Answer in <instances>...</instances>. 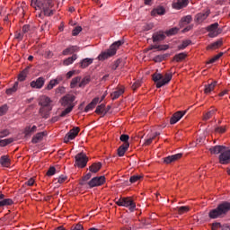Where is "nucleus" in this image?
Returning <instances> with one entry per match:
<instances>
[{
    "instance_id": "f257e3e1",
    "label": "nucleus",
    "mask_w": 230,
    "mask_h": 230,
    "mask_svg": "<svg viewBox=\"0 0 230 230\" xmlns=\"http://www.w3.org/2000/svg\"><path fill=\"white\" fill-rule=\"evenodd\" d=\"M31 6L35 8V10H42L44 15L51 17L55 4H53V0H31Z\"/></svg>"
},
{
    "instance_id": "f03ea898",
    "label": "nucleus",
    "mask_w": 230,
    "mask_h": 230,
    "mask_svg": "<svg viewBox=\"0 0 230 230\" xmlns=\"http://www.w3.org/2000/svg\"><path fill=\"white\" fill-rule=\"evenodd\" d=\"M39 105L41 106L40 109V116L45 118V119H48V118H49V112L53 110V107L51 106V98L42 95L40 98Z\"/></svg>"
},
{
    "instance_id": "7ed1b4c3",
    "label": "nucleus",
    "mask_w": 230,
    "mask_h": 230,
    "mask_svg": "<svg viewBox=\"0 0 230 230\" xmlns=\"http://www.w3.org/2000/svg\"><path fill=\"white\" fill-rule=\"evenodd\" d=\"M230 211V203L227 201L220 203L217 208L210 210L209 218H220L226 217V213Z\"/></svg>"
},
{
    "instance_id": "20e7f679",
    "label": "nucleus",
    "mask_w": 230,
    "mask_h": 230,
    "mask_svg": "<svg viewBox=\"0 0 230 230\" xmlns=\"http://www.w3.org/2000/svg\"><path fill=\"white\" fill-rule=\"evenodd\" d=\"M123 44V41L119 40L115 41L112 45H111L110 49H108L105 51H102L98 56V60H107V58H111V57H114L116 55V52L118 51V48Z\"/></svg>"
},
{
    "instance_id": "39448f33",
    "label": "nucleus",
    "mask_w": 230,
    "mask_h": 230,
    "mask_svg": "<svg viewBox=\"0 0 230 230\" xmlns=\"http://www.w3.org/2000/svg\"><path fill=\"white\" fill-rule=\"evenodd\" d=\"M172 76V74H165V75L163 76V75L155 73L153 75V81L156 84L157 89H161V87L166 85V84H170Z\"/></svg>"
},
{
    "instance_id": "423d86ee",
    "label": "nucleus",
    "mask_w": 230,
    "mask_h": 230,
    "mask_svg": "<svg viewBox=\"0 0 230 230\" xmlns=\"http://www.w3.org/2000/svg\"><path fill=\"white\" fill-rule=\"evenodd\" d=\"M117 206H120L123 208H128L129 211L131 213H134L136 211V202H134V199L130 197H124L119 198L116 199Z\"/></svg>"
},
{
    "instance_id": "0eeeda50",
    "label": "nucleus",
    "mask_w": 230,
    "mask_h": 230,
    "mask_svg": "<svg viewBox=\"0 0 230 230\" xmlns=\"http://www.w3.org/2000/svg\"><path fill=\"white\" fill-rule=\"evenodd\" d=\"M88 162L89 158L87 155L84 152H81L75 155V166H77L78 168H85Z\"/></svg>"
},
{
    "instance_id": "6e6552de",
    "label": "nucleus",
    "mask_w": 230,
    "mask_h": 230,
    "mask_svg": "<svg viewBox=\"0 0 230 230\" xmlns=\"http://www.w3.org/2000/svg\"><path fill=\"white\" fill-rule=\"evenodd\" d=\"M218 22L212 23L207 27V31H208V37L210 39H215L222 33V29L218 28Z\"/></svg>"
},
{
    "instance_id": "1a4fd4ad",
    "label": "nucleus",
    "mask_w": 230,
    "mask_h": 230,
    "mask_svg": "<svg viewBox=\"0 0 230 230\" xmlns=\"http://www.w3.org/2000/svg\"><path fill=\"white\" fill-rule=\"evenodd\" d=\"M105 183V176L93 177L90 181L87 182L89 188H96L98 186H102Z\"/></svg>"
},
{
    "instance_id": "9d476101",
    "label": "nucleus",
    "mask_w": 230,
    "mask_h": 230,
    "mask_svg": "<svg viewBox=\"0 0 230 230\" xmlns=\"http://www.w3.org/2000/svg\"><path fill=\"white\" fill-rule=\"evenodd\" d=\"M220 164H229L230 163V149L225 147L223 153L219 155Z\"/></svg>"
},
{
    "instance_id": "9b49d317",
    "label": "nucleus",
    "mask_w": 230,
    "mask_h": 230,
    "mask_svg": "<svg viewBox=\"0 0 230 230\" xmlns=\"http://www.w3.org/2000/svg\"><path fill=\"white\" fill-rule=\"evenodd\" d=\"M80 132V128L75 127L66 135L64 138V143H67L68 141H72V139H75L78 136V133Z\"/></svg>"
},
{
    "instance_id": "f8f14e48",
    "label": "nucleus",
    "mask_w": 230,
    "mask_h": 230,
    "mask_svg": "<svg viewBox=\"0 0 230 230\" xmlns=\"http://www.w3.org/2000/svg\"><path fill=\"white\" fill-rule=\"evenodd\" d=\"M75 99L76 97H75V95L66 94L61 99V105L63 107H74L73 102H75Z\"/></svg>"
},
{
    "instance_id": "ddd939ff",
    "label": "nucleus",
    "mask_w": 230,
    "mask_h": 230,
    "mask_svg": "<svg viewBox=\"0 0 230 230\" xmlns=\"http://www.w3.org/2000/svg\"><path fill=\"white\" fill-rule=\"evenodd\" d=\"M44 84H46V79L44 77H39L36 80L31 81L30 85L32 89H42L44 87Z\"/></svg>"
},
{
    "instance_id": "4468645a",
    "label": "nucleus",
    "mask_w": 230,
    "mask_h": 230,
    "mask_svg": "<svg viewBox=\"0 0 230 230\" xmlns=\"http://www.w3.org/2000/svg\"><path fill=\"white\" fill-rule=\"evenodd\" d=\"M186 112H188V111L175 112L170 119L171 125H175V123L181 121V119L186 115Z\"/></svg>"
},
{
    "instance_id": "2eb2a0df",
    "label": "nucleus",
    "mask_w": 230,
    "mask_h": 230,
    "mask_svg": "<svg viewBox=\"0 0 230 230\" xmlns=\"http://www.w3.org/2000/svg\"><path fill=\"white\" fill-rule=\"evenodd\" d=\"M209 13H210V12H209V10H208L203 13H199L196 14V16H195L196 22H199V23L204 22V21H206L208 19V17H209Z\"/></svg>"
},
{
    "instance_id": "dca6fc26",
    "label": "nucleus",
    "mask_w": 230,
    "mask_h": 230,
    "mask_svg": "<svg viewBox=\"0 0 230 230\" xmlns=\"http://www.w3.org/2000/svg\"><path fill=\"white\" fill-rule=\"evenodd\" d=\"M190 3V0H177L172 4V8L175 10H181V8H186Z\"/></svg>"
},
{
    "instance_id": "f3484780",
    "label": "nucleus",
    "mask_w": 230,
    "mask_h": 230,
    "mask_svg": "<svg viewBox=\"0 0 230 230\" xmlns=\"http://www.w3.org/2000/svg\"><path fill=\"white\" fill-rule=\"evenodd\" d=\"M181 157H182V154H181V153L172 155H169L164 158V163H165V164H171V163H175V161H179V159H181Z\"/></svg>"
},
{
    "instance_id": "a211bd4d",
    "label": "nucleus",
    "mask_w": 230,
    "mask_h": 230,
    "mask_svg": "<svg viewBox=\"0 0 230 230\" xmlns=\"http://www.w3.org/2000/svg\"><path fill=\"white\" fill-rule=\"evenodd\" d=\"M45 136H48V133L46 131H42L40 133H37L31 139V143L33 145H37V143H40L45 137Z\"/></svg>"
},
{
    "instance_id": "6ab92c4d",
    "label": "nucleus",
    "mask_w": 230,
    "mask_h": 230,
    "mask_svg": "<svg viewBox=\"0 0 230 230\" xmlns=\"http://www.w3.org/2000/svg\"><path fill=\"white\" fill-rule=\"evenodd\" d=\"M0 164L4 168H10V166L12 165V160H10V157L8 155H2L0 157Z\"/></svg>"
},
{
    "instance_id": "aec40b11",
    "label": "nucleus",
    "mask_w": 230,
    "mask_h": 230,
    "mask_svg": "<svg viewBox=\"0 0 230 230\" xmlns=\"http://www.w3.org/2000/svg\"><path fill=\"white\" fill-rule=\"evenodd\" d=\"M4 194H0V208H4V206H12L13 200L12 199H4Z\"/></svg>"
},
{
    "instance_id": "412c9836",
    "label": "nucleus",
    "mask_w": 230,
    "mask_h": 230,
    "mask_svg": "<svg viewBox=\"0 0 230 230\" xmlns=\"http://www.w3.org/2000/svg\"><path fill=\"white\" fill-rule=\"evenodd\" d=\"M130 146V143H124L118 148V155L119 157H123L128 147Z\"/></svg>"
},
{
    "instance_id": "4be33fe9",
    "label": "nucleus",
    "mask_w": 230,
    "mask_h": 230,
    "mask_svg": "<svg viewBox=\"0 0 230 230\" xmlns=\"http://www.w3.org/2000/svg\"><path fill=\"white\" fill-rule=\"evenodd\" d=\"M215 87H217V81H214L208 84H206L204 88L205 94H211V93L215 91Z\"/></svg>"
},
{
    "instance_id": "5701e85b",
    "label": "nucleus",
    "mask_w": 230,
    "mask_h": 230,
    "mask_svg": "<svg viewBox=\"0 0 230 230\" xmlns=\"http://www.w3.org/2000/svg\"><path fill=\"white\" fill-rule=\"evenodd\" d=\"M166 39V35L164 32L159 31L153 34V41L154 42H161V40H164Z\"/></svg>"
},
{
    "instance_id": "b1692460",
    "label": "nucleus",
    "mask_w": 230,
    "mask_h": 230,
    "mask_svg": "<svg viewBox=\"0 0 230 230\" xmlns=\"http://www.w3.org/2000/svg\"><path fill=\"white\" fill-rule=\"evenodd\" d=\"M78 51H80V48H78L77 46H71L64 49L62 53L63 55L67 56V55H73V53H76Z\"/></svg>"
},
{
    "instance_id": "393cba45",
    "label": "nucleus",
    "mask_w": 230,
    "mask_h": 230,
    "mask_svg": "<svg viewBox=\"0 0 230 230\" xmlns=\"http://www.w3.org/2000/svg\"><path fill=\"white\" fill-rule=\"evenodd\" d=\"M93 62H94V58H84L80 62V67L82 69H85V67H89L91 64H93Z\"/></svg>"
},
{
    "instance_id": "a878e982",
    "label": "nucleus",
    "mask_w": 230,
    "mask_h": 230,
    "mask_svg": "<svg viewBox=\"0 0 230 230\" xmlns=\"http://www.w3.org/2000/svg\"><path fill=\"white\" fill-rule=\"evenodd\" d=\"M222 44H224V40L219 39L216 42L211 43L207 47V49H218V48H221Z\"/></svg>"
},
{
    "instance_id": "bb28decb",
    "label": "nucleus",
    "mask_w": 230,
    "mask_h": 230,
    "mask_svg": "<svg viewBox=\"0 0 230 230\" xmlns=\"http://www.w3.org/2000/svg\"><path fill=\"white\" fill-rule=\"evenodd\" d=\"M226 150V146H215L209 148V152L211 154H222Z\"/></svg>"
},
{
    "instance_id": "cd10ccee",
    "label": "nucleus",
    "mask_w": 230,
    "mask_h": 230,
    "mask_svg": "<svg viewBox=\"0 0 230 230\" xmlns=\"http://www.w3.org/2000/svg\"><path fill=\"white\" fill-rule=\"evenodd\" d=\"M100 170H102V163L98 162V163H94L90 167H89V171L92 173H98V172H100Z\"/></svg>"
},
{
    "instance_id": "c85d7f7f",
    "label": "nucleus",
    "mask_w": 230,
    "mask_h": 230,
    "mask_svg": "<svg viewBox=\"0 0 230 230\" xmlns=\"http://www.w3.org/2000/svg\"><path fill=\"white\" fill-rule=\"evenodd\" d=\"M91 177H93V174L91 172H88L87 174L83 176L82 179L79 181L80 186H85V184H87V181H89V179H91Z\"/></svg>"
},
{
    "instance_id": "c756f323",
    "label": "nucleus",
    "mask_w": 230,
    "mask_h": 230,
    "mask_svg": "<svg viewBox=\"0 0 230 230\" xmlns=\"http://www.w3.org/2000/svg\"><path fill=\"white\" fill-rule=\"evenodd\" d=\"M215 114H217V109H213V110L209 111L208 112L204 114L203 120L208 121V119H211V118H213V116H215Z\"/></svg>"
},
{
    "instance_id": "7c9ffc66",
    "label": "nucleus",
    "mask_w": 230,
    "mask_h": 230,
    "mask_svg": "<svg viewBox=\"0 0 230 230\" xmlns=\"http://www.w3.org/2000/svg\"><path fill=\"white\" fill-rule=\"evenodd\" d=\"M123 93H125V90H123V88H119V90L113 92L111 93L112 100H118V98H119L121 94H123Z\"/></svg>"
},
{
    "instance_id": "2f4dec72",
    "label": "nucleus",
    "mask_w": 230,
    "mask_h": 230,
    "mask_svg": "<svg viewBox=\"0 0 230 230\" xmlns=\"http://www.w3.org/2000/svg\"><path fill=\"white\" fill-rule=\"evenodd\" d=\"M18 87H19V82H15L13 87L8 88L6 90V92H5L6 94L12 95V94H13V93H17Z\"/></svg>"
},
{
    "instance_id": "473e14b6",
    "label": "nucleus",
    "mask_w": 230,
    "mask_h": 230,
    "mask_svg": "<svg viewBox=\"0 0 230 230\" xmlns=\"http://www.w3.org/2000/svg\"><path fill=\"white\" fill-rule=\"evenodd\" d=\"M186 57H188V55L184 52H181V53L176 54L173 58V60H175V62H182V60H184Z\"/></svg>"
},
{
    "instance_id": "72a5a7b5",
    "label": "nucleus",
    "mask_w": 230,
    "mask_h": 230,
    "mask_svg": "<svg viewBox=\"0 0 230 230\" xmlns=\"http://www.w3.org/2000/svg\"><path fill=\"white\" fill-rule=\"evenodd\" d=\"M177 33H179V28L177 27L171 28L165 31V35H167V37L177 35Z\"/></svg>"
},
{
    "instance_id": "f704fd0d",
    "label": "nucleus",
    "mask_w": 230,
    "mask_h": 230,
    "mask_svg": "<svg viewBox=\"0 0 230 230\" xmlns=\"http://www.w3.org/2000/svg\"><path fill=\"white\" fill-rule=\"evenodd\" d=\"M77 57L75 54H74L72 57L67 58L66 59H65L63 61V65L65 66H71V64H73V62H75V60H76Z\"/></svg>"
},
{
    "instance_id": "c9c22d12",
    "label": "nucleus",
    "mask_w": 230,
    "mask_h": 230,
    "mask_svg": "<svg viewBox=\"0 0 230 230\" xmlns=\"http://www.w3.org/2000/svg\"><path fill=\"white\" fill-rule=\"evenodd\" d=\"M33 132H37V126H32L31 128L27 127L24 129V134L25 136H31Z\"/></svg>"
},
{
    "instance_id": "e433bc0d",
    "label": "nucleus",
    "mask_w": 230,
    "mask_h": 230,
    "mask_svg": "<svg viewBox=\"0 0 230 230\" xmlns=\"http://www.w3.org/2000/svg\"><path fill=\"white\" fill-rule=\"evenodd\" d=\"M26 76H28V68H25L18 75L19 82H24L26 80Z\"/></svg>"
},
{
    "instance_id": "4c0bfd02",
    "label": "nucleus",
    "mask_w": 230,
    "mask_h": 230,
    "mask_svg": "<svg viewBox=\"0 0 230 230\" xmlns=\"http://www.w3.org/2000/svg\"><path fill=\"white\" fill-rule=\"evenodd\" d=\"M107 111H105V104H101L99 106H97L96 110H95V112L96 114H107Z\"/></svg>"
},
{
    "instance_id": "58836bf2",
    "label": "nucleus",
    "mask_w": 230,
    "mask_h": 230,
    "mask_svg": "<svg viewBox=\"0 0 230 230\" xmlns=\"http://www.w3.org/2000/svg\"><path fill=\"white\" fill-rule=\"evenodd\" d=\"M160 135H161V133L155 132L153 137H151L146 139L144 145H145L146 146H148L149 145H152V141H154V139H155V137H156L157 136H160Z\"/></svg>"
},
{
    "instance_id": "ea45409f",
    "label": "nucleus",
    "mask_w": 230,
    "mask_h": 230,
    "mask_svg": "<svg viewBox=\"0 0 230 230\" xmlns=\"http://www.w3.org/2000/svg\"><path fill=\"white\" fill-rule=\"evenodd\" d=\"M31 30H33V27H31L30 24H25L22 28V33L26 35V33L31 32Z\"/></svg>"
},
{
    "instance_id": "a19ab883",
    "label": "nucleus",
    "mask_w": 230,
    "mask_h": 230,
    "mask_svg": "<svg viewBox=\"0 0 230 230\" xmlns=\"http://www.w3.org/2000/svg\"><path fill=\"white\" fill-rule=\"evenodd\" d=\"M191 21H193V18L191 17V15H186L181 19V24H190Z\"/></svg>"
},
{
    "instance_id": "79ce46f5",
    "label": "nucleus",
    "mask_w": 230,
    "mask_h": 230,
    "mask_svg": "<svg viewBox=\"0 0 230 230\" xmlns=\"http://www.w3.org/2000/svg\"><path fill=\"white\" fill-rule=\"evenodd\" d=\"M81 80H82V77L80 76L73 78L70 83L71 89H75V87H76L77 84L80 83Z\"/></svg>"
},
{
    "instance_id": "37998d69",
    "label": "nucleus",
    "mask_w": 230,
    "mask_h": 230,
    "mask_svg": "<svg viewBox=\"0 0 230 230\" xmlns=\"http://www.w3.org/2000/svg\"><path fill=\"white\" fill-rule=\"evenodd\" d=\"M190 44H191V40H185L182 41V43L181 45L178 46V49H186V48H188V46H190Z\"/></svg>"
},
{
    "instance_id": "c03bdc74",
    "label": "nucleus",
    "mask_w": 230,
    "mask_h": 230,
    "mask_svg": "<svg viewBox=\"0 0 230 230\" xmlns=\"http://www.w3.org/2000/svg\"><path fill=\"white\" fill-rule=\"evenodd\" d=\"M188 211H190V207L188 206L177 208V212L179 213V215H184V213H188Z\"/></svg>"
},
{
    "instance_id": "a18cd8bd",
    "label": "nucleus",
    "mask_w": 230,
    "mask_h": 230,
    "mask_svg": "<svg viewBox=\"0 0 230 230\" xmlns=\"http://www.w3.org/2000/svg\"><path fill=\"white\" fill-rule=\"evenodd\" d=\"M11 143H13V138H5L3 140H0V146H6L7 145H10Z\"/></svg>"
},
{
    "instance_id": "49530a36",
    "label": "nucleus",
    "mask_w": 230,
    "mask_h": 230,
    "mask_svg": "<svg viewBox=\"0 0 230 230\" xmlns=\"http://www.w3.org/2000/svg\"><path fill=\"white\" fill-rule=\"evenodd\" d=\"M168 57H170V54L158 55L155 57V62H163V60L168 58Z\"/></svg>"
},
{
    "instance_id": "de8ad7c7",
    "label": "nucleus",
    "mask_w": 230,
    "mask_h": 230,
    "mask_svg": "<svg viewBox=\"0 0 230 230\" xmlns=\"http://www.w3.org/2000/svg\"><path fill=\"white\" fill-rule=\"evenodd\" d=\"M223 55L224 53L220 52L219 54L216 55L214 58L209 59V61L207 62V64H215V62H217V60H218Z\"/></svg>"
},
{
    "instance_id": "09e8293b",
    "label": "nucleus",
    "mask_w": 230,
    "mask_h": 230,
    "mask_svg": "<svg viewBox=\"0 0 230 230\" xmlns=\"http://www.w3.org/2000/svg\"><path fill=\"white\" fill-rule=\"evenodd\" d=\"M143 178V176L137 174V175H133L129 178V182L131 184H134L135 182H137V181H140Z\"/></svg>"
},
{
    "instance_id": "8fccbe9b",
    "label": "nucleus",
    "mask_w": 230,
    "mask_h": 230,
    "mask_svg": "<svg viewBox=\"0 0 230 230\" xmlns=\"http://www.w3.org/2000/svg\"><path fill=\"white\" fill-rule=\"evenodd\" d=\"M73 107L75 106H69L66 110H64L61 114L59 115V118H64L65 116H67L71 111H73Z\"/></svg>"
},
{
    "instance_id": "3c124183",
    "label": "nucleus",
    "mask_w": 230,
    "mask_h": 230,
    "mask_svg": "<svg viewBox=\"0 0 230 230\" xmlns=\"http://www.w3.org/2000/svg\"><path fill=\"white\" fill-rule=\"evenodd\" d=\"M90 82H91V78L84 77L79 84V87H85V85H87V84H89Z\"/></svg>"
},
{
    "instance_id": "603ef678",
    "label": "nucleus",
    "mask_w": 230,
    "mask_h": 230,
    "mask_svg": "<svg viewBox=\"0 0 230 230\" xmlns=\"http://www.w3.org/2000/svg\"><path fill=\"white\" fill-rule=\"evenodd\" d=\"M153 12H155V13H157V15H164V7L163 6H159L156 9H155Z\"/></svg>"
},
{
    "instance_id": "864d4df0",
    "label": "nucleus",
    "mask_w": 230,
    "mask_h": 230,
    "mask_svg": "<svg viewBox=\"0 0 230 230\" xmlns=\"http://www.w3.org/2000/svg\"><path fill=\"white\" fill-rule=\"evenodd\" d=\"M14 39H16L17 40H19V42H21V40H22V39H24V34L21 31H15Z\"/></svg>"
},
{
    "instance_id": "5fc2aeb1",
    "label": "nucleus",
    "mask_w": 230,
    "mask_h": 230,
    "mask_svg": "<svg viewBox=\"0 0 230 230\" xmlns=\"http://www.w3.org/2000/svg\"><path fill=\"white\" fill-rule=\"evenodd\" d=\"M57 173V169L53 166L49 167V169L47 172V176L48 177H52V175H55Z\"/></svg>"
},
{
    "instance_id": "6e6d98bb",
    "label": "nucleus",
    "mask_w": 230,
    "mask_h": 230,
    "mask_svg": "<svg viewBox=\"0 0 230 230\" xmlns=\"http://www.w3.org/2000/svg\"><path fill=\"white\" fill-rule=\"evenodd\" d=\"M57 85V83L54 82V80H50L49 83L48 84V85L46 86V90L47 91H51V89H53V87H55Z\"/></svg>"
},
{
    "instance_id": "4d7b16f0",
    "label": "nucleus",
    "mask_w": 230,
    "mask_h": 230,
    "mask_svg": "<svg viewBox=\"0 0 230 230\" xmlns=\"http://www.w3.org/2000/svg\"><path fill=\"white\" fill-rule=\"evenodd\" d=\"M8 112V106L6 104L0 107V116H4Z\"/></svg>"
},
{
    "instance_id": "13d9d810",
    "label": "nucleus",
    "mask_w": 230,
    "mask_h": 230,
    "mask_svg": "<svg viewBox=\"0 0 230 230\" xmlns=\"http://www.w3.org/2000/svg\"><path fill=\"white\" fill-rule=\"evenodd\" d=\"M56 94H64L66 93V87L59 86L55 90Z\"/></svg>"
},
{
    "instance_id": "bf43d9fd",
    "label": "nucleus",
    "mask_w": 230,
    "mask_h": 230,
    "mask_svg": "<svg viewBox=\"0 0 230 230\" xmlns=\"http://www.w3.org/2000/svg\"><path fill=\"white\" fill-rule=\"evenodd\" d=\"M55 181H58L59 184H63V182H66V181H67V176L61 175L58 179H55Z\"/></svg>"
},
{
    "instance_id": "052dcab7",
    "label": "nucleus",
    "mask_w": 230,
    "mask_h": 230,
    "mask_svg": "<svg viewBox=\"0 0 230 230\" xmlns=\"http://www.w3.org/2000/svg\"><path fill=\"white\" fill-rule=\"evenodd\" d=\"M119 64H121V59H117L113 65L111 66V69L113 71H116V69H118V67H119Z\"/></svg>"
},
{
    "instance_id": "680f3d73",
    "label": "nucleus",
    "mask_w": 230,
    "mask_h": 230,
    "mask_svg": "<svg viewBox=\"0 0 230 230\" xmlns=\"http://www.w3.org/2000/svg\"><path fill=\"white\" fill-rule=\"evenodd\" d=\"M80 31H82V27L77 26L75 27L73 31H72V35L74 37H76V35H78L80 33Z\"/></svg>"
},
{
    "instance_id": "e2e57ef3",
    "label": "nucleus",
    "mask_w": 230,
    "mask_h": 230,
    "mask_svg": "<svg viewBox=\"0 0 230 230\" xmlns=\"http://www.w3.org/2000/svg\"><path fill=\"white\" fill-rule=\"evenodd\" d=\"M120 141H122V143H128V139H130V137H128V135H121L119 137Z\"/></svg>"
},
{
    "instance_id": "0e129e2a",
    "label": "nucleus",
    "mask_w": 230,
    "mask_h": 230,
    "mask_svg": "<svg viewBox=\"0 0 230 230\" xmlns=\"http://www.w3.org/2000/svg\"><path fill=\"white\" fill-rule=\"evenodd\" d=\"M7 136H10V131L8 129H4L0 131V137H6Z\"/></svg>"
},
{
    "instance_id": "69168bd1",
    "label": "nucleus",
    "mask_w": 230,
    "mask_h": 230,
    "mask_svg": "<svg viewBox=\"0 0 230 230\" xmlns=\"http://www.w3.org/2000/svg\"><path fill=\"white\" fill-rule=\"evenodd\" d=\"M138 87H141V82L137 81L132 84L131 89L136 91L137 89H138Z\"/></svg>"
},
{
    "instance_id": "338daca9",
    "label": "nucleus",
    "mask_w": 230,
    "mask_h": 230,
    "mask_svg": "<svg viewBox=\"0 0 230 230\" xmlns=\"http://www.w3.org/2000/svg\"><path fill=\"white\" fill-rule=\"evenodd\" d=\"M94 104L93 103H89L85 109H84V112H89V111H93L94 109Z\"/></svg>"
},
{
    "instance_id": "774afa93",
    "label": "nucleus",
    "mask_w": 230,
    "mask_h": 230,
    "mask_svg": "<svg viewBox=\"0 0 230 230\" xmlns=\"http://www.w3.org/2000/svg\"><path fill=\"white\" fill-rule=\"evenodd\" d=\"M222 228V224L220 223H213L212 224V230H217Z\"/></svg>"
}]
</instances>
